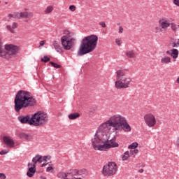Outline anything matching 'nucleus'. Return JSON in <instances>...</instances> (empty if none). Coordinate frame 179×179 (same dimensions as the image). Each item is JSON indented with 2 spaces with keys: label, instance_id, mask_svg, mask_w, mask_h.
I'll return each mask as SVG.
<instances>
[{
  "label": "nucleus",
  "instance_id": "obj_25",
  "mask_svg": "<svg viewBox=\"0 0 179 179\" xmlns=\"http://www.w3.org/2000/svg\"><path fill=\"white\" fill-rule=\"evenodd\" d=\"M130 156L131 157H135L136 155H138V153H139V150H138L136 148L131 150L130 152Z\"/></svg>",
  "mask_w": 179,
  "mask_h": 179
},
{
  "label": "nucleus",
  "instance_id": "obj_18",
  "mask_svg": "<svg viewBox=\"0 0 179 179\" xmlns=\"http://www.w3.org/2000/svg\"><path fill=\"white\" fill-rule=\"evenodd\" d=\"M52 12H54V6H48L44 10L45 15H50Z\"/></svg>",
  "mask_w": 179,
  "mask_h": 179
},
{
  "label": "nucleus",
  "instance_id": "obj_24",
  "mask_svg": "<svg viewBox=\"0 0 179 179\" xmlns=\"http://www.w3.org/2000/svg\"><path fill=\"white\" fill-rule=\"evenodd\" d=\"M130 156H131V154H130L129 151H126L124 153V155H122V160H123V162H125V160H127Z\"/></svg>",
  "mask_w": 179,
  "mask_h": 179
},
{
  "label": "nucleus",
  "instance_id": "obj_1",
  "mask_svg": "<svg viewBox=\"0 0 179 179\" xmlns=\"http://www.w3.org/2000/svg\"><path fill=\"white\" fill-rule=\"evenodd\" d=\"M111 128H113L115 132H118L120 129L124 132H131V129L127 117L120 114L112 115L108 120L99 126L94 137L91 139V145L94 150L104 152L107 149L120 146V144L115 141L117 136L110 131Z\"/></svg>",
  "mask_w": 179,
  "mask_h": 179
},
{
  "label": "nucleus",
  "instance_id": "obj_38",
  "mask_svg": "<svg viewBox=\"0 0 179 179\" xmlns=\"http://www.w3.org/2000/svg\"><path fill=\"white\" fill-rule=\"evenodd\" d=\"M119 33H124V28L122 26L119 27Z\"/></svg>",
  "mask_w": 179,
  "mask_h": 179
},
{
  "label": "nucleus",
  "instance_id": "obj_5",
  "mask_svg": "<svg viewBox=\"0 0 179 179\" xmlns=\"http://www.w3.org/2000/svg\"><path fill=\"white\" fill-rule=\"evenodd\" d=\"M115 79V87L118 90L128 89L132 83V78L129 76V71L127 69L117 70Z\"/></svg>",
  "mask_w": 179,
  "mask_h": 179
},
{
  "label": "nucleus",
  "instance_id": "obj_35",
  "mask_svg": "<svg viewBox=\"0 0 179 179\" xmlns=\"http://www.w3.org/2000/svg\"><path fill=\"white\" fill-rule=\"evenodd\" d=\"M0 179H6V175H5V173H0Z\"/></svg>",
  "mask_w": 179,
  "mask_h": 179
},
{
  "label": "nucleus",
  "instance_id": "obj_33",
  "mask_svg": "<svg viewBox=\"0 0 179 179\" xmlns=\"http://www.w3.org/2000/svg\"><path fill=\"white\" fill-rule=\"evenodd\" d=\"M7 153H9V150H3L0 152L1 155H6Z\"/></svg>",
  "mask_w": 179,
  "mask_h": 179
},
{
  "label": "nucleus",
  "instance_id": "obj_14",
  "mask_svg": "<svg viewBox=\"0 0 179 179\" xmlns=\"http://www.w3.org/2000/svg\"><path fill=\"white\" fill-rule=\"evenodd\" d=\"M127 58H136V52L134 50H127L125 53Z\"/></svg>",
  "mask_w": 179,
  "mask_h": 179
},
{
  "label": "nucleus",
  "instance_id": "obj_20",
  "mask_svg": "<svg viewBox=\"0 0 179 179\" xmlns=\"http://www.w3.org/2000/svg\"><path fill=\"white\" fill-rule=\"evenodd\" d=\"M16 27H17V23L16 22L13 23L12 27H10V25L6 26V29L10 31V33H15V30H13V29H16Z\"/></svg>",
  "mask_w": 179,
  "mask_h": 179
},
{
  "label": "nucleus",
  "instance_id": "obj_34",
  "mask_svg": "<svg viewBox=\"0 0 179 179\" xmlns=\"http://www.w3.org/2000/svg\"><path fill=\"white\" fill-rule=\"evenodd\" d=\"M162 27H156L155 28V33H160V31H162Z\"/></svg>",
  "mask_w": 179,
  "mask_h": 179
},
{
  "label": "nucleus",
  "instance_id": "obj_2",
  "mask_svg": "<svg viewBox=\"0 0 179 179\" xmlns=\"http://www.w3.org/2000/svg\"><path fill=\"white\" fill-rule=\"evenodd\" d=\"M14 110L19 113L23 108L34 107L37 104V100L31 96L29 92L20 90L17 92L14 99Z\"/></svg>",
  "mask_w": 179,
  "mask_h": 179
},
{
  "label": "nucleus",
  "instance_id": "obj_40",
  "mask_svg": "<svg viewBox=\"0 0 179 179\" xmlns=\"http://www.w3.org/2000/svg\"><path fill=\"white\" fill-rule=\"evenodd\" d=\"M100 26L103 27H106V22H101L99 23Z\"/></svg>",
  "mask_w": 179,
  "mask_h": 179
},
{
  "label": "nucleus",
  "instance_id": "obj_39",
  "mask_svg": "<svg viewBox=\"0 0 179 179\" xmlns=\"http://www.w3.org/2000/svg\"><path fill=\"white\" fill-rule=\"evenodd\" d=\"M51 170H52V166H48L47 169H46V171L48 173L50 171H51Z\"/></svg>",
  "mask_w": 179,
  "mask_h": 179
},
{
  "label": "nucleus",
  "instance_id": "obj_8",
  "mask_svg": "<svg viewBox=\"0 0 179 179\" xmlns=\"http://www.w3.org/2000/svg\"><path fill=\"white\" fill-rule=\"evenodd\" d=\"M143 120L145 125L148 127V128H153L156 125V116L153 115V113H146L143 116Z\"/></svg>",
  "mask_w": 179,
  "mask_h": 179
},
{
  "label": "nucleus",
  "instance_id": "obj_32",
  "mask_svg": "<svg viewBox=\"0 0 179 179\" xmlns=\"http://www.w3.org/2000/svg\"><path fill=\"white\" fill-rule=\"evenodd\" d=\"M115 43L117 44V45H121L122 44V41L121 40V38H117L115 41Z\"/></svg>",
  "mask_w": 179,
  "mask_h": 179
},
{
  "label": "nucleus",
  "instance_id": "obj_9",
  "mask_svg": "<svg viewBox=\"0 0 179 179\" xmlns=\"http://www.w3.org/2000/svg\"><path fill=\"white\" fill-rule=\"evenodd\" d=\"M4 49L8 55H16L19 51V47L13 44H6L4 45Z\"/></svg>",
  "mask_w": 179,
  "mask_h": 179
},
{
  "label": "nucleus",
  "instance_id": "obj_19",
  "mask_svg": "<svg viewBox=\"0 0 179 179\" xmlns=\"http://www.w3.org/2000/svg\"><path fill=\"white\" fill-rule=\"evenodd\" d=\"M161 63H162L164 65L171 64V57H163L161 59Z\"/></svg>",
  "mask_w": 179,
  "mask_h": 179
},
{
  "label": "nucleus",
  "instance_id": "obj_28",
  "mask_svg": "<svg viewBox=\"0 0 179 179\" xmlns=\"http://www.w3.org/2000/svg\"><path fill=\"white\" fill-rule=\"evenodd\" d=\"M50 64H51L52 66H53L54 68H56V69L61 68V65H59V64H57V63L50 62Z\"/></svg>",
  "mask_w": 179,
  "mask_h": 179
},
{
  "label": "nucleus",
  "instance_id": "obj_16",
  "mask_svg": "<svg viewBox=\"0 0 179 179\" xmlns=\"http://www.w3.org/2000/svg\"><path fill=\"white\" fill-rule=\"evenodd\" d=\"M43 159V156L40 155H36L33 159H32V164H35L36 163H42L41 160Z\"/></svg>",
  "mask_w": 179,
  "mask_h": 179
},
{
  "label": "nucleus",
  "instance_id": "obj_43",
  "mask_svg": "<svg viewBox=\"0 0 179 179\" xmlns=\"http://www.w3.org/2000/svg\"><path fill=\"white\" fill-rule=\"evenodd\" d=\"M176 83H178V85H179V76L176 79Z\"/></svg>",
  "mask_w": 179,
  "mask_h": 179
},
{
  "label": "nucleus",
  "instance_id": "obj_23",
  "mask_svg": "<svg viewBox=\"0 0 179 179\" xmlns=\"http://www.w3.org/2000/svg\"><path fill=\"white\" fill-rule=\"evenodd\" d=\"M171 45L173 48H178V47H179V38L173 39L171 42Z\"/></svg>",
  "mask_w": 179,
  "mask_h": 179
},
{
  "label": "nucleus",
  "instance_id": "obj_6",
  "mask_svg": "<svg viewBox=\"0 0 179 179\" xmlns=\"http://www.w3.org/2000/svg\"><path fill=\"white\" fill-rule=\"evenodd\" d=\"M63 34L61 37V43L62 46L66 51H69L73 48L76 45V37H75V33L73 31L64 29L63 31Z\"/></svg>",
  "mask_w": 179,
  "mask_h": 179
},
{
  "label": "nucleus",
  "instance_id": "obj_15",
  "mask_svg": "<svg viewBox=\"0 0 179 179\" xmlns=\"http://www.w3.org/2000/svg\"><path fill=\"white\" fill-rule=\"evenodd\" d=\"M53 47L55 50L57 51V52H59V54L62 53V48L61 47V44L58 43L57 41H55L53 42Z\"/></svg>",
  "mask_w": 179,
  "mask_h": 179
},
{
  "label": "nucleus",
  "instance_id": "obj_3",
  "mask_svg": "<svg viewBox=\"0 0 179 179\" xmlns=\"http://www.w3.org/2000/svg\"><path fill=\"white\" fill-rule=\"evenodd\" d=\"M21 124H28L34 127H43L48 122V114L44 111H38L30 115H20L17 117Z\"/></svg>",
  "mask_w": 179,
  "mask_h": 179
},
{
  "label": "nucleus",
  "instance_id": "obj_7",
  "mask_svg": "<svg viewBox=\"0 0 179 179\" xmlns=\"http://www.w3.org/2000/svg\"><path fill=\"white\" fill-rule=\"evenodd\" d=\"M118 171V166L115 162H108V164L103 166L102 174L105 177H111L115 176Z\"/></svg>",
  "mask_w": 179,
  "mask_h": 179
},
{
  "label": "nucleus",
  "instance_id": "obj_37",
  "mask_svg": "<svg viewBox=\"0 0 179 179\" xmlns=\"http://www.w3.org/2000/svg\"><path fill=\"white\" fill-rule=\"evenodd\" d=\"M45 43H47V41H41L39 43L40 47H43V45H44V44H45Z\"/></svg>",
  "mask_w": 179,
  "mask_h": 179
},
{
  "label": "nucleus",
  "instance_id": "obj_12",
  "mask_svg": "<svg viewBox=\"0 0 179 179\" xmlns=\"http://www.w3.org/2000/svg\"><path fill=\"white\" fill-rule=\"evenodd\" d=\"M3 142L8 148H15V141H13V138L9 136H4L3 137Z\"/></svg>",
  "mask_w": 179,
  "mask_h": 179
},
{
  "label": "nucleus",
  "instance_id": "obj_13",
  "mask_svg": "<svg viewBox=\"0 0 179 179\" xmlns=\"http://www.w3.org/2000/svg\"><path fill=\"white\" fill-rule=\"evenodd\" d=\"M159 24L161 26L162 29H168V27H170L171 23L169 22V20L166 17H162L159 19L158 21Z\"/></svg>",
  "mask_w": 179,
  "mask_h": 179
},
{
  "label": "nucleus",
  "instance_id": "obj_44",
  "mask_svg": "<svg viewBox=\"0 0 179 179\" xmlns=\"http://www.w3.org/2000/svg\"><path fill=\"white\" fill-rule=\"evenodd\" d=\"M176 144L179 145V137L178 138L177 141H176Z\"/></svg>",
  "mask_w": 179,
  "mask_h": 179
},
{
  "label": "nucleus",
  "instance_id": "obj_41",
  "mask_svg": "<svg viewBox=\"0 0 179 179\" xmlns=\"http://www.w3.org/2000/svg\"><path fill=\"white\" fill-rule=\"evenodd\" d=\"M166 52V54H168V55H170L171 57V53H172L171 50H167Z\"/></svg>",
  "mask_w": 179,
  "mask_h": 179
},
{
  "label": "nucleus",
  "instance_id": "obj_27",
  "mask_svg": "<svg viewBox=\"0 0 179 179\" xmlns=\"http://www.w3.org/2000/svg\"><path fill=\"white\" fill-rule=\"evenodd\" d=\"M128 148L129 149H131V150L136 149L138 148V143L134 142L130 144Z\"/></svg>",
  "mask_w": 179,
  "mask_h": 179
},
{
  "label": "nucleus",
  "instance_id": "obj_26",
  "mask_svg": "<svg viewBox=\"0 0 179 179\" xmlns=\"http://www.w3.org/2000/svg\"><path fill=\"white\" fill-rule=\"evenodd\" d=\"M8 17H13V19H19V12H15L13 14H8Z\"/></svg>",
  "mask_w": 179,
  "mask_h": 179
},
{
  "label": "nucleus",
  "instance_id": "obj_21",
  "mask_svg": "<svg viewBox=\"0 0 179 179\" xmlns=\"http://www.w3.org/2000/svg\"><path fill=\"white\" fill-rule=\"evenodd\" d=\"M171 51H172V53L171 57H173V59H177V58H178V54H179L178 50L173 48V49H171Z\"/></svg>",
  "mask_w": 179,
  "mask_h": 179
},
{
  "label": "nucleus",
  "instance_id": "obj_10",
  "mask_svg": "<svg viewBox=\"0 0 179 179\" xmlns=\"http://www.w3.org/2000/svg\"><path fill=\"white\" fill-rule=\"evenodd\" d=\"M34 14L33 12H29V11H21L18 12V19H28L30 20V19H32L34 17Z\"/></svg>",
  "mask_w": 179,
  "mask_h": 179
},
{
  "label": "nucleus",
  "instance_id": "obj_31",
  "mask_svg": "<svg viewBox=\"0 0 179 179\" xmlns=\"http://www.w3.org/2000/svg\"><path fill=\"white\" fill-rule=\"evenodd\" d=\"M69 10H71V12H75V10H76V6H75L74 5H71L69 8Z\"/></svg>",
  "mask_w": 179,
  "mask_h": 179
},
{
  "label": "nucleus",
  "instance_id": "obj_29",
  "mask_svg": "<svg viewBox=\"0 0 179 179\" xmlns=\"http://www.w3.org/2000/svg\"><path fill=\"white\" fill-rule=\"evenodd\" d=\"M50 159H51V156L50 155H48V156H44V157H42V160L41 162H47V160H50Z\"/></svg>",
  "mask_w": 179,
  "mask_h": 179
},
{
  "label": "nucleus",
  "instance_id": "obj_47",
  "mask_svg": "<svg viewBox=\"0 0 179 179\" xmlns=\"http://www.w3.org/2000/svg\"><path fill=\"white\" fill-rule=\"evenodd\" d=\"M5 4H6V5H8V2H7V1H5Z\"/></svg>",
  "mask_w": 179,
  "mask_h": 179
},
{
  "label": "nucleus",
  "instance_id": "obj_22",
  "mask_svg": "<svg viewBox=\"0 0 179 179\" xmlns=\"http://www.w3.org/2000/svg\"><path fill=\"white\" fill-rule=\"evenodd\" d=\"M69 120H76V118H79L80 117V114L79 113H71L69 115Z\"/></svg>",
  "mask_w": 179,
  "mask_h": 179
},
{
  "label": "nucleus",
  "instance_id": "obj_45",
  "mask_svg": "<svg viewBox=\"0 0 179 179\" xmlns=\"http://www.w3.org/2000/svg\"><path fill=\"white\" fill-rule=\"evenodd\" d=\"M138 173H143V169H139Z\"/></svg>",
  "mask_w": 179,
  "mask_h": 179
},
{
  "label": "nucleus",
  "instance_id": "obj_46",
  "mask_svg": "<svg viewBox=\"0 0 179 179\" xmlns=\"http://www.w3.org/2000/svg\"><path fill=\"white\" fill-rule=\"evenodd\" d=\"M41 179H47L45 177H44V176H42L41 178Z\"/></svg>",
  "mask_w": 179,
  "mask_h": 179
},
{
  "label": "nucleus",
  "instance_id": "obj_11",
  "mask_svg": "<svg viewBox=\"0 0 179 179\" xmlns=\"http://www.w3.org/2000/svg\"><path fill=\"white\" fill-rule=\"evenodd\" d=\"M28 171L27 172V176L29 178H31L36 174V171H37V169H36V164L28 163Z\"/></svg>",
  "mask_w": 179,
  "mask_h": 179
},
{
  "label": "nucleus",
  "instance_id": "obj_30",
  "mask_svg": "<svg viewBox=\"0 0 179 179\" xmlns=\"http://www.w3.org/2000/svg\"><path fill=\"white\" fill-rule=\"evenodd\" d=\"M50 57H48L47 56H44L43 58H41V61H42V62H48V61H50Z\"/></svg>",
  "mask_w": 179,
  "mask_h": 179
},
{
  "label": "nucleus",
  "instance_id": "obj_48",
  "mask_svg": "<svg viewBox=\"0 0 179 179\" xmlns=\"http://www.w3.org/2000/svg\"><path fill=\"white\" fill-rule=\"evenodd\" d=\"M0 3H1V1H0Z\"/></svg>",
  "mask_w": 179,
  "mask_h": 179
},
{
  "label": "nucleus",
  "instance_id": "obj_42",
  "mask_svg": "<svg viewBox=\"0 0 179 179\" xmlns=\"http://www.w3.org/2000/svg\"><path fill=\"white\" fill-rule=\"evenodd\" d=\"M47 164H48V163L43 164L41 165V167H45V166H47Z\"/></svg>",
  "mask_w": 179,
  "mask_h": 179
},
{
  "label": "nucleus",
  "instance_id": "obj_36",
  "mask_svg": "<svg viewBox=\"0 0 179 179\" xmlns=\"http://www.w3.org/2000/svg\"><path fill=\"white\" fill-rule=\"evenodd\" d=\"M173 3L176 6H179V0H173Z\"/></svg>",
  "mask_w": 179,
  "mask_h": 179
},
{
  "label": "nucleus",
  "instance_id": "obj_4",
  "mask_svg": "<svg viewBox=\"0 0 179 179\" xmlns=\"http://www.w3.org/2000/svg\"><path fill=\"white\" fill-rule=\"evenodd\" d=\"M99 43V36L94 34H92L85 36L81 42L79 50L77 52L78 57H82L83 55H86L89 52H93L97 47Z\"/></svg>",
  "mask_w": 179,
  "mask_h": 179
},
{
  "label": "nucleus",
  "instance_id": "obj_17",
  "mask_svg": "<svg viewBox=\"0 0 179 179\" xmlns=\"http://www.w3.org/2000/svg\"><path fill=\"white\" fill-rule=\"evenodd\" d=\"M20 138L22 139V141H31V136L24 133L20 134Z\"/></svg>",
  "mask_w": 179,
  "mask_h": 179
}]
</instances>
